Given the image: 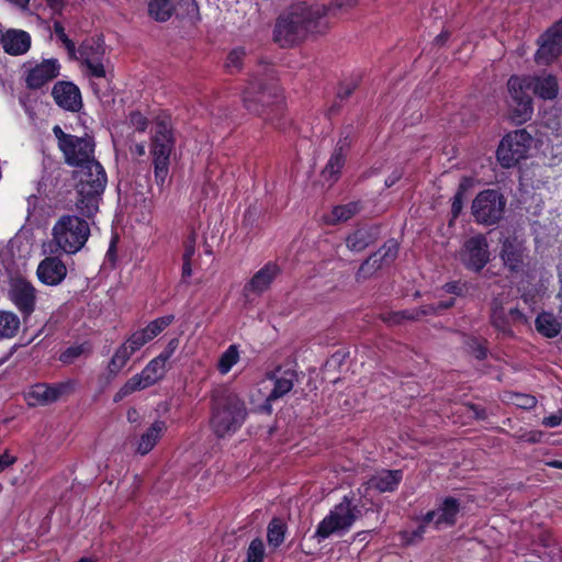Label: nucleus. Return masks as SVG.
Wrapping results in <instances>:
<instances>
[{"mask_svg": "<svg viewBox=\"0 0 562 562\" xmlns=\"http://www.w3.org/2000/svg\"><path fill=\"white\" fill-rule=\"evenodd\" d=\"M330 9L325 4L297 3L281 14L276 23L273 38L281 47L303 41L308 34L323 33L327 27L326 16Z\"/></svg>", "mask_w": 562, "mask_h": 562, "instance_id": "f257e3e1", "label": "nucleus"}, {"mask_svg": "<svg viewBox=\"0 0 562 562\" xmlns=\"http://www.w3.org/2000/svg\"><path fill=\"white\" fill-rule=\"evenodd\" d=\"M211 427L218 438L236 432L245 423L248 411L245 401L233 390L220 386L213 390Z\"/></svg>", "mask_w": 562, "mask_h": 562, "instance_id": "f03ea898", "label": "nucleus"}, {"mask_svg": "<svg viewBox=\"0 0 562 562\" xmlns=\"http://www.w3.org/2000/svg\"><path fill=\"white\" fill-rule=\"evenodd\" d=\"M75 176L78 179L76 210L83 217H92L99 210V200L106 187L105 170L97 160L78 167Z\"/></svg>", "mask_w": 562, "mask_h": 562, "instance_id": "7ed1b4c3", "label": "nucleus"}, {"mask_svg": "<svg viewBox=\"0 0 562 562\" xmlns=\"http://www.w3.org/2000/svg\"><path fill=\"white\" fill-rule=\"evenodd\" d=\"M367 510L361 497H357L355 493L344 496L341 502L318 524L315 538L321 541L334 533L348 531Z\"/></svg>", "mask_w": 562, "mask_h": 562, "instance_id": "20e7f679", "label": "nucleus"}, {"mask_svg": "<svg viewBox=\"0 0 562 562\" xmlns=\"http://www.w3.org/2000/svg\"><path fill=\"white\" fill-rule=\"evenodd\" d=\"M50 252L58 250L72 255L78 252L90 236V227L86 220L77 215H63L52 229Z\"/></svg>", "mask_w": 562, "mask_h": 562, "instance_id": "39448f33", "label": "nucleus"}, {"mask_svg": "<svg viewBox=\"0 0 562 562\" xmlns=\"http://www.w3.org/2000/svg\"><path fill=\"white\" fill-rule=\"evenodd\" d=\"M508 293H499L490 305V323L503 337H514L513 327L527 323L526 315L518 306H510Z\"/></svg>", "mask_w": 562, "mask_h": 562, "instance_id": "423d86ee", "label": "nucleus"}, {"mask_svg": "<svg viewBox=\"0 0 562 562\" xmlns=\"http://www.w3.org/2000/svg\"><path fill=\"white\" fill-rule=\"evenodd\" d=\"M506 199L497 190L480 192L472 202V215L479 224L495 225L504 215Z\"/></svg>", "mask_w": 562, "mask_h": 562, "instance_id": "0eeeda50", "label": "nucleus"}, {"mask_svg": "<svg viewBox=\"0 0 562 562\" xmlns=\"http://www.w3.org/2000/svg\"><path fill=\"white\" fill-rule=\"evenodd\" d=\"M499 258L512 276H521L528 268V248L526 240L516 233L499 238Z\"/></svg>", "mask_w": 562, "mask_h": 562, "instance_id": "6e6552de", "label": "nucleus"}, {"mask_svg": "<svg viewBox=\"0 0 562 562\" xmlns=\"http://www.w3.org/2000/svg\"><path fill=\"white\" fill-rule=\"evenodd\" d=\"M532 137L526 130H517L508 133L501 140L496 155L497 160L504 168L516 166L527 157L531 147Z\"/></svg>", "mask_w": 562, "mask_h": 562, "instance_id": "1a4fd4ad", "label": "nucleus"}, {"mask_svg": "<svg viewBox=\"0 0 562 562\" xmlns=\"http://www.w3.org/2000/svg\"><path fill=\"white\" fill-rule=\"evenodd\" d=\"M529 77L512 76L507 82L509 93V106L513 110V116L519 123L528 121L532 113V98L529 93L531 89Z\"/></svg>", "mask_w": 562, "mask_h": 562, "instance_id": "9d476101", "label": "nucleus"}, {"mask_svg": "<svg viewBox=\"0 0 562 562\" xmlns=\"http://www.w3.org/2000/svg\"><path fill=\"white\" fill-rule=\"evenodd\" d=\"M166 363L158 356L153 359L140 373L133 375L125 384L115 393L114 402L117 403L130 394L149 387L157 383L166 372Z\"/></svg>", "mask_w": 562, "mask_h": 562, "instance_id": "9b49d317", "label": "nucleus"}, {"mask_svg": "<svg viewBox=\"0 0 562 562\" xmlns=\"http://www.w3.org/2000/svg\"><path fill=\"white\" fill-rule=\"evenodd\" d=\"M243 101L250 113L270 120L268 110L273 106L279 110L281 98L276 88L257 85L245 91Z\"/></svg>", "mask_w": 562, "mask_h": 562, "instance_id": "f8f14e48", "label": "nucleus"}, {"mask_svg": "<svg viewBox=\"0 0 562 562\" xmlns=\"http://www.w3.org/2000/svg\"><path fill=\"white\" fill-rule=\"evenodd\" d=\"M398 249V243L395 239H389L378 251L373 252L362 262L356 273V280L369 279L379 269L393 263L397 258Z\"/></svg>", "mask_w": 562, "mask_h": 562, "instance_id": "ddd939ff", "label": "nucleus"}, {"mask_svg": "<svg viewBox=\"0 0 562 562\" xmlns=\"http://www.w3.org/2000/svg\"><path fill=\"white\" fill-rule=\"evenodd\" d=\"M94 149V138L86 134L82 137L74 135L71 140L60 151L68 166L78 168L82 165L97 161Z\"/></svg>", "mask_w": 562, "mask_h": 562, "instance_id": "4468645a", "label": "nucleus"}, {"mask_svg": "<svg viewBox=\"0 0 562 562\" xmlns=\"http://www.w3.org/2000/svg\"><path fill=\"white\" fill-rule=\"evenodd\" d=\"M463 266L473 272H480L490 261L488 243L484 235L469 238L460 254Z\"/></svg>", "mask_w": 562, "mask_h": 562, "instance_id": "2eb2a0df", "label": "nucleus"}, {"mask_svg": "<svg viewBox=\"0 0 562 562\" xmlns=\"http://www.w3.org/2000/svg\"><path fill=\"white\" fill-rule=\"evenodd\" d=\"M9 297L22 313L23 317H29L35 310L36 290L25 279L15 278L10 283Z\"/></svg>", "mask_w": 562, "mask_h": 562, "instance_id": "dca6fc26", "label": "nucleus"}, {"mask_svg": "<svg viewBox=\"0 0 562 562\" xmlns=\"http://www.w3.org/2000/svg\"><path fill=\"white\" fill-rule=\"evenodd\" d=\"M268 379L273 381V389L267 396L262 408L271 413L272 411V402L283 397L286 395L294 386V383L299 381V374L295 370L286 369L281 371V369H277L274 372L268 373Z\"/></svg>", "mask_w": 562, "mask_h": 562, "instance_id": "f3484780", "label": "nucleus"}, {"mask_svg": "<svg viewBox=\"0 0 562 562\" xmlns=\"http://www.w3.org/2000/svg\"><path fill=\"white\" fill-rule=\"evenodd\" d=\"M562 29L555 23L538 40L535 59L539 65H549L562 53Z\"/></svg>", "mask_w": 562, "mask_h": 562, "instance_id": "a211bd4d", "label": "nucleus"}, {"mask_svg": "<svg viewBox=\"0 0 562 562\" xmlns=\"http://www.w3.org/2000/svg\"><path fill=\"white\" fill-rule=\"evenodd\" d=\"M460 507L459 499L448 496L440 502L437 509L428 512L424 516V520L425 522H432L438 530L452 527L457 522Z\"/></svg>", "mask_w": 562, "mask_h": 562, "instance_id": "6ab92c4d", "label": "nucleus"}, {"mask_svg": "<svg viewBox=\"0 0 562 562\" xmlns=\"http://www.w3.org/2000/svg\"><path fill=\"white\" fill-rule=\"evenodd\" d=\"M52 95L55 102L63 109L71 112L79 111L82 106L79 88L69 81H58L54 85Z\"/></svg>", "mask_w": 562, "mask_h": 562, "instance_id": "aec40b11", "label": "nucleus"}, {"mask_svg": "<svg viewBox=\"0 0 562 562\" xmlns=\"http://www.w3.org/2000/svg\"><path fill=\"white\" fill-rule=\"evenodd\" d=\"M175 144L150 143V155L153 157L154 172L156 183L160 187L165 184L169 172V161Z\"/></svg>", "mask_w": 562, "mask_h": 562, "instance_id": "412c9836", "label": "nucleus"}, {"mask_svg": "<svg viewBox=\"0 0 562 562\" xmlns=\"http://www.w3.org/2000/svg\"><path fill=\"white\" fill-rule=\"evenodd\" d=\"M72 392V384L70 382H61L57 384H36L29 393V397L33 398L36 403L46 405L56 402L61 396Z\"/></svg>", "mask_w": 562, "mask_h": 562, "instance_id": "4be33fe9", "label": "nucleus"}, {"mask_svg": "<svg viewBox=\"0 0 562 562\" xmlns=\"http://www.w3.org/2000/svg\"><path fill=\"white\" fill-rule=\"evenodd\" d=\"M280 273V268L274 262H268L245 284L244 294H261L269 289L272 281Z\"/></svg>", "mask_w": 562, "mask_h": 562, "instance_id": "5701e85b", "label": "nucleus"}, {"mask_svg": "<svg viewBox=\"0 0 562 562\" xmlns=\"http://www.w3.org/2000/svg\"><path fill=\"white\" fill-rule=\"evenodd\" d=\"M37 276L47 285H57L66 278L67 268L58 257H47L38 265Z\"/></svg>", "mask_w": 562, "mask_h": 562, "instance_id": "b1692460", "label": "nucleus"}, {"mask_svg": "<svg viewBox=\"0 0 562 562\" xmlns=\"http://www.w3.org/2000/svg\"><path fill=\"white\" fill-rule=\"evenodd\" d=\"M59 74L56 59H47L32 68L26 76V86L30 89H40Z\"/></svg>", "mask_w": 562, "mask_h": 562, "instance_id": "393cba45", "label": "nucleus"}, {"mask_svg": "<svg viewBox=\"0 0 562 562\" xmlns=\"http://www.w3.org/2000/svg\"><path fill=\"white\" fill-rule=\"evenodd\" d=\"M379 236V226H361L346 237V245L349 250L360 252L371 244L375 243Z\"/></svg>", "mask_w": 562, "mask_h": 562, "instance_id": "a878e982", "label": "nucleus"}, {"mask_svg": "<svg viewBox=\"0 0 562 562\" xmlns=\"http://www.w3.org/2000/svg\"><path fill=\"white\" fill-rule=\"evenodd\" d=\"M2 47L9 55H23L31 47V36L25 31L10 29L2 35Z\"/></svg>", "mask_w": 562, "mask_h": 562, "instance_id": "bb28decb", "label": "nucleus"}, {"mask_svg": "<svg viewBox=\"0 0 562 562\" xmlns=\"http://www.w3.org/2000/svg\"><path fill=\"white\" fill-rule=\"evenodd\" d=\"M403 479L401 470H381L372 475L368 482V488H374L380 493L393 492Z\"/></svg>", "mask_w": 562, "mask_h": 562, "instance_id": "cd10ccee", "label": "nucleus"}, {"mask_svg": "<svg viewBox=\"0 0 562 562\" xmlns=\"http://www.w3.org/2000/svg\"><path fill=\"white\" fill-rule=\"evenodd\" d=\"M530 78V87L536 95L543 100H553L559 93L558 79L552 75H541Z\"/></svg>", "mask_w": 562, "mask_h": 562, "instance_id": "c85d7f7f", "label": "nucleus"}, {"mask_svg": "<svg viewBox=\"0 0 562 562\" xmlns=\"http://www.w3.org/2000/svg\"><path fill=\"white\" fill-rule=\"evenodd\" d=\"M432 312H435V307L432 305H424L412 310L383 313L380 317L389 325H398L404 321H417L422 316L430 315Z\"/></svg>", "mask_w": 562, "mask_h": 562, "instance_id": "c756f323", "label": "nucleus"}, {"mask_svg": "<svg viewBox=\"0 0 562 562\" xmlns=\"http://www.w3.org/2000/svg\"><path fill=\"white\" fill-rule=\"evenodd\" d=\"M166 423L162 420H156L151 426L142 435L136 451L145 456L156 445L157 440L161 437L166 430Z\"/></svg>", "mask_w": 562, "mask_h": 562, "instance_id": "7c9ffc66", "label": "nucleus"}, {"mask_svg": "<svg viewBox=\"0 0 562 562\" xmlns=\"http://www.w3.org/2000/svg\"><path fill=\"white\" fill-rule=\"evenodd\" d=\"M535 326L538 333L547 338H554L561 331V323L555 318L552 313H540L536 321Z\"/></svg>", "mask_w": 562, "mask_h": 562, "instance_id": "2f4dec72", "label": "nucleus"}, {"mask_svg": "<svg viewBox=\"0 0 562 562\" xmlns=\"http://www.w3.org/2000/svg\"><path fill=\"white\" fill-rule=\"evenodd\" d=\"M153 136L150 143L175 144L173 130L170 120L167 117H157L153 124Z\"/></svg>", "mask_w": 562, "mask_h": 562, "instance_id": "473e14b6", "label": "nucleus"}, {"mask_svg": "<svg viewBox=\"0 0 562 562\" xmlns=\"http://www.w3.org/2000/svg\"><path fill=\"white\" fill-rule=\"evenodd\" d=\"M359 202H350L342 205L335 206L330 214L325 217V222L329 225H336L341 222H346L357 213L360 212Z\"/></svg>", "mask_w": 562, "mask_h": 562, "instance_id": "72a5a7b5", "label": "nucleus"}, {"mask_svg": "<svg viewBox=\"0 0 562 562\" xmlns=\"http://www.w3.org/2000/svg\"><path fill=\"white\" fill-rule=\"evenodd\" d=\"M176 11L172 0H149L148 14L157 22L168 21Z\"/></svg>", "mask_w": 562, "mask_h": 562, "instance_id": "f704fd0d", "label": "nucleus"}, {"mask_svg": "<svg viewBox=\"0 0 562 562\" xmlns=\"http://www.w3.org/2000/svg\"><path fill=\"white\" fill-rule=\"evenodd\" d=\"M346 162V157L341 154H336L333 151L329 160L327 161L326 166L322 170V177L323 179L331 186L335 183L340 176V171L344 168Z\"/></svg>", "mask_w": 562, "mask_h": 562, "instance_id": "c9c22d12", "label": "nucleus"}, {"mask_svg": "<svg viewBox=\"0 0 562 562\" xmlns=\"http://www.w3.org/2000/svg\"><path fill=\"white\" fill-rule=\"evenodd\" d=\"M88 48L87 44H81L78 52L89 70V75L94 78H105L106 72L103 64L100 61V58L94 57L92 53L88 52Z\"/></svg>", "mask_w": 562, "mask_h": 562, "instance_id": "e433bc0d", "label": "nucleus"}, {"mask_svg": "<svg viewBox=\"0 0 562 562\" xmlns=\"http://www.w3.org/2000/svg\"><path fill=\"white\" fill-rule=\"evenodd\" d=\"M20 328V319L16 314L8 311H0V339L12 338Z\"/></svg>", "mask_w": 562, "mask_h": 562, "instance_id": "4c0bfd02", "label": "nucleus"}, {"mask_svg": "<svg viewBox=\"0 0 562 562\" xmlns=\"http://www.w3.org/2000/svg\"><path fill=\"white\" fill-rule=\"evenodd\" d=\"M134 353V350H132L126 342L122 344L116 349V351L114 352L113 357L109 362V373L112 375H116L124 368V366L127 363V361Z\"/></svg>", "mask_w": 562, "mask_h": 562, "instance_id": "58836bf2", "label": "nucleus"}, {"mask_svg": "<svg viewBox=\"0 0 562 562\" xmlns=\"http://www.w3.org/2000/svg\"><path fill=\"white\" fill-rule=\"evenodd\" d=\"M177 16L194 24L200 21V10L195 0H180L178 9L175 11Z\"/></svg>", "mask_w": 562, "mask_h": 562, "instance_id": "ea45409f", "label": "nucleus"}, {"mask_svg": "<svg viewBox=\"0 0 562 562\" xmlns=\"http://www.w3.org/2000/svg\"><path fill=\"white\" fill-rule=\"evenodd\" d=\"M286 526L280 518H273L267 528V540L269 546L278 548L285 536Z\"/></svg>", "mask_w": 562, "mask_h": 562, "instance_id": "a19ab883", "label": "nucleus"}, {"mask_svg": "<svg viewBox=\"0 0 562 562\" xmlns=\"http://www.w3.org/2000/svg\"><path fill=\"white\" fill-rule=\"evenodd\" d=\"M471 186H472L471 179H469L467 177L461 179V181L458 186L457 192L452 198V204H451L452 218H457L461 214L462 207H463V202L465 200V194Z\"/></svg>", "mask_w": 562, "mask_h": 562, "instance_id": "79ce46f5", "label": "nucleus"}, {"mask_svg": "<svg viewBox=\"0 0 562 562\" xmlns=\"http://www.w3.org/2000/svg\"><path fill=\"white\" fill-rule=\"evenodd\" d=\"M357 88H358V82L355 80H350L348 82L340 83V86L337 90V93H336V100L333 103V105L330 106L329 112L330 113L338 112L341 106V103L344 101L348 100V98L356 91Z\"/></svg>", "mask_w": 562, "mask_h": 562, "instance_id": "37998d69", "label": "nucleus"}, {"mask_svg": "<svg viewBox=\"0 0 562 562\" xmlns=\"http://www.w3.org/2000/svg\"><path fill=\"white\" fill-rule=\"evenodd\" d=\"M239 352L235 345L229 346L226 351L220 357L217 369L222 374H226L232 367L237 363Z\"/></svg>", "mask_w": 562, "mask_h": 562, "instance_id": "c03bdc74", "label": "nucleus"}, {"mask_svg": "<svg viewBox=\"0 0 562 562\" xmlns=\"http://www.w3.org/2000/svg\"><path fill=\"white\" fill-rule=\"evenodd\" d=\"M175 319L173 315H167L150 322L143 330L147 337L153 340L157 337L165 328H167Z\"/></svg>", "mask_w": 562, "mask_h": 562, "instance_id": "a18cd8bd", "label": "nucleus"}, {"mask_svg": "<svg viewBox=\"0 0 562 562\" xmlns=\"http://www.w3.org/2000/svg\"><path fill=\"white\" fill-rule=\"evenodd\" d=\"M85 353H90V347L87 344L71 346L60 353L59 361L70 364Z\"/></svg>", "mask_w": 562, "mask_h": 562, "instance_id": "49530a36", "label": "nucleus"}, {"mask_svg": "<svg viewBox=\"0 0 562 562\" xmlns=\"http://www.w3.org/2000/svg\"><path fill=\"white\" fill-rule=\"evenodd\" d=\"M352 139H353V127L351 125L346 126L340 133V137L336 144L334 153L341 154L342 156L346 157V154H347L348 149L350 148Z\"/></svg>", "mask_w": 562, "mask_h": 562, "instance_id": "de8ad7c7", "label": "nucleus"}, {"mask_svg": "<svg viewBox=\"0 0 562 562\" xmlns=\"http://www.w3.org/2000/svg\"><path fill=\"white\" fill-rule=\"evenodd\" d=\"M265 558V544L260 538L254 539L247 549L246 562H262Z\"/></svg>", "mask_w": 562, "mask_h": 562, "instance_id": "09e8293b", "label": "nucleus"}, {"mask_svg": "<svg viewBox=\"0 0 562 562\" xmlns=\"http://www.w3.org/2000/svg\"><path fill=\"white\" fill-rule=\"evenodd\" d=\"M246 52L244 50V48L233 49L227 56L225 64L226 68L231 72L240 70Z\"/></svg>", "mask_w": 562, "mask_h": 562, "instance_id": "8fccbe9b", "label": "nucleus"}, {"mask_svg": "<svg viewBox=\"0 0 562 562\" xmlns=\"http://www.w3.org/2000/svg\"><path fill=\"white\" fill-rule=\"evenodd\" d=\"M54 32L57 35V37L65 45V47H66V49H67V52L69 54V57L70 58H75V55H76L75 43L66 35L65 29H64L63 24L59 21H55L54 22Z\"/></svg>", "mask_w": 562, "mask_h": 562, "instance_id": "3c124183", "label": "nucleus"}, {"mask_svg": "<svg viewBox=\"0 0 562 562\" xmlns=\"http://www.w3.org/2000/svg\"><path fill=\"white\" fill-rule=\"evenodd\" d=\"M510 400L514 405L524 409H531L537 405V398L529 394L514 393Z\"/></svg>", "mask_w": 562, "mask_h": 562, "instance_id": "603ef678", "label": "nucleus"}, {"mask_svg": "<svg viewBox=\"0 0 562 562\" xmlns=\"http://www.w3.org/2000/svg\"><path fill=\"white\" fill-rule=\"evenodd\" d=\"M148 341H150V339L147 337V335L145 334V331L143 329L140 330H136L135 333H133L127 339H126V344L127 346L134 350V352H136L137 350H139L145 344H147Z\"/></svg>", "mask_w": 562, "mask_h": 562, "instance_id": "864d4df0", "label": "nucleus"}, {"mask_svg": "<svg viewBox=\"0 0 562 562\" xmlns=\"http://www.w3.org/2000/svg\"><path fill=\"white\" fill-rule=\"evenodd\" d=\"M131 125L138 132H144L147 128L148 120L138 111H133L130 114Z\"/></svg>", "mask_w": 562, "mask_h": 562, "instance_id": "5fc2aeb1", "label": "nucleus"}, {"mask_svg": "<svg viewBox=\"0 0 562 562\" xmlns=\"http://www.w3.org/2000/svg\"><path fill=\"white\" fill-rule=\"evenodd\" d=\"M195 243H196V235L194 232H192L186 243H184V252H183V260H192V257L195 252Z\"/></svg>", "mask_w": 562, "mask_h": 562, "instance_id": "6e6d98bb", "label": "nucleus"}, {"mask_svg": "<svg viewBox=\"0 0 562 562\" xmlns=\"http://www.w3.org/2000/svg\"><path fill=\"white\" fill-rule=\"evenodd\" d=\"M53 133H54L55 137L57 138V144H58L59 150L64 149V147L74 137V135L65 133L59 125H55L53 127Z\"/></svg>", "mask_w": 562, "mask_h": 562, "instance_id": "4d7b16f0", "label": "nucleus"}, {"mask_svg": "<svg viewBox=\"0 0 562 562\" xmlns=\"http://www.w3.org/2000/svg\"><path fill=\"white\" fill-rule=\"evenodd\" d=\"M179 346V339L172 338L168 345L166 346L165 350L158 356L160 359H162L165 362H167L170 357L173 355L176 349Z\"/></svg>", "mask_w": 562, "mask_h": 562, "instance_id": "13d9d810", "label": "nucleus"}, {"mask_svg": "<svg viewBox=\"0 0 562 562\" xmlns=\"http://www.w3.org/2000/svg\"><path fill=\"white\" fill-rule=\"evenodd\" d=\"M82 44H87L89 46L88 52L92 53L97 58L104 54L103 45L98 41H86Z\"/></svg>", "mask_w": 562, "mask_h": 562, "instance_id": "bf43d9fd", "label": "nucleus"}, {"mask_svg": "<svg viewBox=\"0 0 562 562\" xmlns=\"http://www.w3.org/2000/svg\"><path fill=\"white\" fill-rule=\"evenodd\" d=\"M543 436L542 431H530L527 434L521 435L519 438L520 440L530 442V443H537L541 441V438Z\"/></svg>", "mask_w": 562, "mask_h": 562, "instance_id": "052dcab7", "label": "nucleus"}, {"mask_svg": "<svg viewBox=\"0 0 562 562\" xmlns=\"http://www.w3.org/2000/svg\"><path fill=\"white\" fill-rule=\"evenodd\" d=\"M15 462V458L9 453H2L0 456V473Z\"/></svg>", "mask_w": 562, "mask_h": 562, "instance_id": "680f3d73", "label": "nucleus"}, {"mask_svg": "<svg viewBox=\"0 0 562 562\" xmlns=\"http://www.w3.org/2000/svg\"><path fill=\"white\" fill-rule=\"evenodd\" d=\"M469 409L473 413V416L476 419L483 420V419H485L487 417L485 408H483V407H481L479 405L469 404Z\"/></svg>", "mask_w": 562, "mask_h": 562, "instance_id": "e2e57ef3", "label": "nucleus"}, {"mask_svg": "<svg viewBox=\"0 0 562 562\" xmlns=\"http://www.w3.org/2000/svg\"><path fill=\"white\" fill-rule=\"evenodd\" d=\"M345 353L344 352H340V351H337L335 352L326 362V366L328 367H336V366H340L341 362L344 361L345 359Z\"/></svg>", "mask_w": 562, "mask_h": 562, "instance_id": "0e129e2a", "label": "nucleus"}, {"mask_svg": "<svg viewBox=\"0 0 562 562\" xmlns=\"http://www.w3.org/2000/svg\"><path fill=\"white\" fill-rule=\"evenodd\" d=\"M562 417L559 415H551L543 418L542 424L547 427H557L561 424Z\"/></svg>", "mask_w": 562, "mask_h": 562, "instance_id": "69168bd1", "label": "nucleus"}, {"mask_svg": "<svg viewBox=\"0 0 562 562\" xmlns=\"http://www.w3.org/2000/svg\"><path fill=\"white\" fill-rule=\"evenodd\" d=\"M47 5L54 11V13L60 14L64 8V0H46Z\"/></svg>", "mask_w": 562, "mask_h": 562, "instance_id": "338daca9", "label": "nucleus"}, {"mask_svg": "<svg viewBox=\"0 0 562 562\" xmlns=\"http://www.w3.org/2000/svg\"><path fill=\"white\" fill-rule=\"evenodd\" d=\"M192 274L191 260H183L182 265V279L190 278Z\"/></svg>", "mask_w": 562, "mask_h": 562, "instance_id": "774afa93", "label": "nucleus"}]
</instances>
